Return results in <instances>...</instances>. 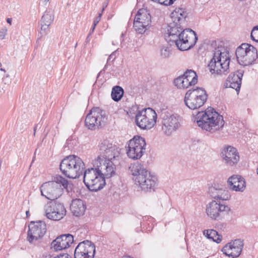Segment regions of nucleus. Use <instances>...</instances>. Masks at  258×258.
<instances>
[{
    "mask_svg": "<svg viewBox=\"0 0 258 258\" xmlns=\"http://www.w3.org/2000/svg\"><path fill=\"white\" fill-rule=\"evenodd\" d=\"M46 2H48L49 0H45Z\"/></svg>",
    "mask_w": 258,
    "mask_h": 258,
    "instance_id": "53",
    "label": "nucleus"
},
{
    "mask_svg": "<svg viewBox=\"0 0 258 258\" xmlns=\"http://www.w3.org/2000/svg\"><path fill=\"white\" fill-rule=\"evenodd\" d=\"M54 20V15L50 11H46L42 16L41 20V29L46 31Z\"/></svg>",
    "mask_w": 258,
    "mask_h": 258,
    "instance_id": "29",
    "label": "nucleus"
},
{
    "mask_svg": "<svg viewBox=\"0 0 258 258\" xmlns=\"http://www.w3.org/2000/svg\"><path fill=\"white\" fill-rule=\"evenodd\" d=\"M230 57L229 51L224 46H219L215 48L213 58L208 64L210 72L212 74L226 75L229 72Z\"/></svg>",
    "mask_w": 258,
    "mask_h": 258,
    "instance_id": "2",
    "label": "nucleus"
},
{
    "mask_svg": "<svg viewBox=\"0 0 258 258\" xmlns=\"http://www.w3.org/2000/svg\"><path fill=\"white\" fill-rule=\"evenodd\" d=\"M99 155L94 161H98L106 166L109 162H113L112 159H114L116 156V146L113 145L107 140H104L101 141L99 144Z\"/></svg>",
    "mask_w": 258,
    "mask_h": 258,
    "instance_id": "9",
    "label": "nucleus"
},
{
    "mask_svg": "<svg viewBox=\"0 0 258 258\" xmlns=\"http://www.w3.org/2000/svg\"><path fill=\"white\" fill-rule=\"evenodd\" d=\"M130 173L133 175V180L135 181V184L137 183L140 180L138 179L139 177L142 175H145L148 174L149 171L145 169L143 165L139 163H135L131 165L129 167Z\"/></svg>",
    "mask_w": 258,
    "mask_h": 258,
    "instance_id": "26",
    "label": "nucleus"
},
{
    "mask_svg": "<svg viewBox=\"0 0 258 258\" xmlns=\"http://www.w3.org/2000/svg\"><path fill=\"white\" fill-rule=\"evenodd\" d=\"M70 210L74 215L79 217L84 214L86 210V206L83 201L76 199L72 201Z\"/></svg>",
    "mask_w": 258,
    "mask_h": 258,
    "instance_id": "27",
    "label": "nucleus"
},
{
    "mask_svg": "<svg viewBox=\"0 0 258 258\" xmlns=\"http://www.w3.org/2000/svg\"><path fill=\"white\" fill-rule=\"evenodd\" d=\"M170 55V48L168 47H162L160 49V55L163 58L169 57Z\"/></svg>",
    "mask_w": 258,
    "mask_h": 258,
    "instance_id": "37",
    "label": "nucleus"
},
{
    "mask_svg": "<svg viewBox=\"0 0 258 258\" xmlns=\"http://www.w3.org/2000/svg\"><path fill=\"white\" fill-rule=\"evenodd\" d=\"M238 62L243 66L251 65L257 58V51L255 47L248 43H242L236 50Z\"/></svg>",
    "mask_w": 258,
    "mask_h": 258,
    "instance_id": "7",
    "label": "nucleus"
},
{
    "mask_svg": "<svg viewBox=\"0 0 258 258\" xmlns=\"http://www.w3.org/2000/svg\"><path fill=\"white\" fill-rule=\"evenodd\" d=\"M183 30L181 24L172 21L168 26V36H165V39L171 45L173 44L176 45L178 40L180 39L181 32Z\"/></svg>",
    "mask_w": 258,
    "mask_h": 258,
    "instance_id": "20",
    "label": "nucleus"
},
{
    "mask_svg": "<svg viewBox=\"0 0 258 258\" xmlns=\"http://www.w3.org/2000/svg\"><path fill=\"white\" fill-rule=\"evenodd\" d=\"M203 234L207 238L211 239L217 243H220L222 240V235L219 234L218 232L214 229L205 230L203 231Z\"/></svg>",
    "mask_w": 258,
    "mask_h": 258,
    "instance_id": "31",
    "label": "nucleus"
},
{
    "mask_svg": "<svg viewBox=\"0 0 258 258\" xmlns=\"http://www.w3.org/2000/svg\"><path fill=\"white\" fill-rule=\"evenodd\" d=\"M220 155L224 163L227 166L235 165L239 160V153L237 149L230 146L225 147Z\"/></svg>",
    "mask_w": 258,
    "mask_h": 258,
    "instance_id": "19",
    "label": "nucleus"
},
{
    "mask_svg": "<svg viewBox=\"0 0 258 258\" xmlns=\"http://www.w3.org/2000/svg\"><path fill=\"white\" fill-rule=\"evenodd\" d=\"M243 245V240L236 239L226 244L222 248V251L228 256L236 258L241 254Z\"/></svg>",
    "mask_w": 258,
    "mask_h": 258,
    "instance_id": "18",
    "label": "nucleus"
},
{
    "mask_svg": "<svg viewBox=\"0 0 258 258\" xmlns=\"http://www.w3.org/2000/svg\"><path fill=\"white\" fill-rule=\"evenodd\" d=\"M0 70L1 71L4 72H6V70L4 69H3V68H0Z\"/></svg>",
    "mask_w": 258,
    "mask_h": 258,
    "instance_id": "48",
    "label": "nucleus"
},
{
    "mask_svg": "<svg viewBox=\"0 0 258 258\" xmlns=\"http://www.w3.org/2000/svg\"><path fill=\"white\" fill-rule=\"evenodd\" d=\"M46 231V225L44 221L31 222L29 225L27 239L31 243L36 244L41 239Z\"/></svg>",
    "mask_w": 258,
    "mask_h": 258,
    "instance_id": "14",
    "label": "nucleus"
},
{
    "mask_svg": "<svg viewBox=\"0 0 258 258\" xmlns=\"http://www.w3.org/2000/svg\"><path fill=\"white\" fill-rule=\"evenodd\" d=\"M95 27L96 26H94V25H93L92 27L91 28V29H90V32L87 37V40H88V38L89 37V36L92 34V33H93V32H94V30H95Z\"/></svg>",
    "mask_w": 258,
    "mask_h": 258,
    "instance_id": "42",
    "label": "nucleus"
},
{
    "mask_svg": "<svg viewBox=\"0 0 258 258\" xmlns=\"http://www.w3.org/2000/svg\"><path fill=\"white\" fill-rule=\"evenodd\" d=\"M148 25L135 19L134 27L136 31L139 34H143L147 30Z\"/></svg>",
    "mask_w": 258,
    "mask_h": 258,
    "instance_id": "35",
    "label": "nucleus"
},
{
    "mask_svg": "<svg viewBox=\"0 0 258 258\" xmlns=\"http://www.w3.org/2000/svg\"><path fill=\"white\" fill-rule=\"evenodd\" d=\"M157 114L151 108L139 111L136 116L137 125L142 129H150L156 124Z\"/></svg>",
    "mask_w": 258,
    "mask_h": 258,
    "instance_id": "8",
    "label": "nucleus"
},
{
    "mask_svg": "<svg viewBox=\"0 0 258 258\" xmlns=\"http://www.w3.org/2000/svg\"><path fill=\"white\" fill-rule=\"evenodd\" d=\"M74 242V237L70 234H63L58 236L51 243V248L58 251L70 246Z\"/></svg>",
    "mask_w": 258,
    "mask_h": 258,
    "instance_id": "22",
    "label": "nucleus"
},
{
    "mask_svg": "<svg viewBox=\"0 0 258 258\" xmlns=\"http://www.w3.org/2000/svg\"><path fill=\"white\" fill-rule=\"evenodd\" d=\"M183 77H186L188 82L195 85L198 82V75L192 70H187L183 74Z\"/></svg>",
    "mask_w": 258,
    "mask_h": 258,
    "instance_id": "34",
    "label": "nucleus"
},
{
    "mask_svg": "<svg viewBox=\"0 0 258 258\" xmlns=\"http://www.w3.org/2000/svg\"><path fill=\"white\" fill-rule=\"evenodd\" d=\"M100 21V18L96 17L93 21V25H94V26H96Z\"/></svg>",
    "mask_w": 258,
    "mask_h": 258,
    "instance_id": "43",
    "label": "nucleus"
},
{
    "mask_svg": "<svg viewBox=\"0 0 258 258\" xmlns=\"http://www.w3.org/2000/svg\"><path fill=\"white\" fill-rule=\"evenodd\" d=\"M53 258H72V256L68 253H62L60 254Z\"/></svg>",
    "mask_w": 258,
    "mask_h": 258,
    "instance_id": "40",
    "label": "nucleus"
},
{
    "mask_svg": "<svg viewBox=\"0 0 258 258\" xmlns=\"http://www.w3.org/2000/svg\"><path fill=\"white\" fill-rule=\"evenodd\" d=\"M242 77L243 73L240 71L230 74L227 79V85H229V87L238 92L241 87Z\"/></svg>",
    "mask_w": 258,
    "mask_h": 258,
    "instance_id": "25",
    "label": "nucleus"
},
{
    "mask_svg": "<svg viewBox=\"0 0 258 258\" xmlns=\"http://www.w3.org/2000/svg\"><path fill=\"white\" fill-rule=\"evenodd\" d=\"M198 36L196 33L190 29H185L181 32L180 39L176 44L177 47L181 51L193 47L197 43Z\"/></svg>",
    "mask_w": 258,
    "mask_h": 258,
    "instance_id": "16",
    "label": "nucleus"
},
{
    "mask_svg": "<svg viewBox=\"0 0 258 258\" xmlns=\"http://www.w3.org/2000/svg\"><path fill=\"white\" fill-rule=\"evenodd\" d=\"M9 77H10V75L9 74L6 75L5 77L3 79V81H5L7 78H9Z\"/></svg>",
    "mask_w": 258,
    "mask_h": 258,
    "instance_id": "46",
    "label": "nucleus"
},
{
    "mask_svg": "<svg viewBox=\"0 0 258 258\" xmlns=\"http://www.w3.org/2000/svg\"><path fill=\"white\" fill-rule=\"evenodd\" d=\"M59 168L67 177L75 179L83 174L85 165L81 158L72 155L66 157L61 161Z\"/></svg>",
    "mask_w": 258,
    "mask_h": 258,
    "instance_id": "5",
    "label": "nucleus"
},
{
    "mask_svg": "<svg viewBox=\"0 0 258 258\" xmlns=\"http://www.w3.org/2000/svg\"><path fill=\"white\" fill-rule=\"evenodd\" d=\"M230 211V208L227 205L214 200L208 204L206 209L208 216L214 220L221 219L225 213H228Z\"/></svg>",
    "mask_w": 258,
    "mask_h": 258,
    "instance_id": "15",
    "label": "nucleus"
},
{
    "mask_svg": "<svg viewBox=\"0 0 258 258\" xmlns=\"http://www.w3.org/2000/svg\"><path fill=\"white\" fill-rule=\"evenodd\" d=\"M138 179L140 180L136 184L138 185L142 190L145 192L154 191L157 181L156 176L152 175L149 172L145 175L139 177Z\"/></svg>",
    "mask_w": 258,
    "mask_h": 258,
    "instance_id": "21",
    "label": "nucleus"
},
{
    "mask_svg": "<svg viewBox=\"0 0 258 258\" xmlns=\"http://www.w3.org/2000/svg\"><path fill=\"white\" fill-rule=\"evenodd\" d=\"M2 66V64L1 63V62H0V68H2L1 67Z\"/></svg>",
    "mask_w": 258,
    "mask_h": 258,
    "instance_id": "51",
    "label": "nucleus"
},
{
    "mask_svg": "<svg viewBox=\"0 0 258 258\" xmlns=\"http://www.w3.org/2000/svg\"><path fill=\"white\" fill-rule=\"evenodd\" d=\"M250 36L252 40L258 42V25L253 28L251 32Z\"/></svg>",
    "mask_w": 258,
    "mask_h": 258,
    "instance_id": "38",
    "label": "nucleus"
},
{
    "mask_svg": "<svg viewBox=\"0 0 258 258\" xmlns=\"http://www.w3.org/2000/svg\"><path fill=\"white\" fill-rule=\"evenodd\" d=\"M96 252L95 245L89 240L79 243L74 251V258H94Z\"/></svg>",
    "mask_w": 258,
    "mask_h": 258,
    "instance_id": "17",
    "label": "nucleus"
},
{
    "mask_svg": "<svg viewBox=\"0 0 258 258\" xmlns=\"http://www.w3.org/2000/svg\"><path fill=\"white\" fill-rule=\"evenodd\" d=\"M115 58V52H112L109 56L108 59H107V62H109V61L111 59H112L113 60Z\"/></svg>",
    "mask_w": 258,
    "mask_h": 258,
    "instance_id": "41",
    "label": "nucleus"
},
{
    "mask_svg": "<svg viewBox=\"0 0 258 258\" xmlns=\"http://www.w3.org/2000/svg\"><path fill=\"white\" fill-rule=\"evenodd\" d=\"M7 33V29L6 27L3 28L0 30V39L3 40L5 38V36L6 35Z\"/></svg>",
    "mask_w": 258,
    "mask_h": 258,
    "instance_id": "39",
    "label": "nucleus"
},
{
    "mask_svg": "<svg viewBox=\"0 0 258 258\" xmlns=\"http://www.w3.org/2000/svg\"><path fill=\"white\" fill-rule=\"evenodd\" d=\"M208 192L212 198L222 201L228 200L231 197L227 189L220 187L219 185L215 184L214 186L210 187Z\"/></svg>",
    "mask_w": 258,
    "mask_h": 258,
    "instance_id": "23",
    "label": "nucleus"
},
{
    "mask_svg": "<svg viewBox=\"0 0 258 258\" xmlns=\"http://www.w3.org/2000/svg\"><path fill=\"white\" fill-rule=\"evenodd\" d=\"M135 20L149 25L151 22V16L148 11L145 9H140L135 16Z\"/></svg>",
    "mask_w": 258,
    "mask_h": 258,
    "instance_id": "30",
    "label": "nucleus"
},
{
    "mask_svg": "<svg viewBox=\"0 0 258 258\" xmlns=\"http://www.w3.org/2000/svg\"><path fill=\"white\" fill-rule=\"evenodd\" d=\"M124 94V90L122 87L119 86H115L113 87L111 91V98L116 102L121 100Z\"/></svg>",
    "mask_w": 258,
    "mask_h": 258,
    "instance_id": "33",
    "label": "nucleus"
},
{
    "mask_svg": "<svg viewBox=\"0 0 258 258\" xmlns=\"http://www.w3.org/2000/svg\"><path fill=\"white\" fill-rule=\"evenodd\" d=\"M7 23H8L9 24H10V25H11V23H12V19L11 18H8L7 19Z\"/></svg>",
    "mask_w": 258,
    "mask_h": 258,
    "instance_id": "45",
    "label": "nucleus"
},
{
    "mask_svg": "<svg viewBox=\"0 0 258 258\" xmlns=\"http://www.w3.org/2000/svg\"><path fill=\"white\" fill-rule=\"evenodd\" d=\"M180 117L177 114H170L167 112L162 114L161 130L163 134L170 136L180 126Z\"/></svg>",
    "mask_w": 258,
    "mask_h": 258,
    "instance_id": "11",
    "label": "nucleus"
},
{
    "mask_svg": "<svg viewBox=\"0 0 258 258\" xmlns=\"http://www.w3.org/2000/svg\"><path fill=\"white\" fill-rule=\"evenodd\" d=\"M11 83V81H9L7 82H4V83H5V84H7V83Z\"/></svg>",
    "mask_w": 258,
    "mask_h": 258,
    "instance_id": "49",
    "label": "nucleus"
},
{
    "mask_svg": "<svg viewBox=\"0 0 258 258\" xmlns=\"http://www.w3.org/2000/svg\"><path fill=\"white\" fill-rule=\"evenodd\" d=\"M208 95L206 90L200 87L189 89L185 94L184 101L189 108L195 110L202 107L206 102Z\"/></svg>",
    "mask_w": 258,
    "mask_h": 258,
    "instance_id": "6",
    "label": "nucleus"
},
{
    "mask_svg": "<svg viewBox=\"0 0 258 258\" xmlns=\"http://www.w3.org/2000/svg\"><path fill=\"white\" fill-rule=\"evenodd\" d=\"M46 217L53 221H58L66 215V210L63 204L56 201L47 202L44 207Z\"/></svg>",
    "mask_w": 258,
    "mask_h": 258,
    "instance_id": "13",
    "label": "nucleus"
},
{
    "mask_svg": "<svg viewBox=\"0 0 258 258\" xmlns=\"http://www.w3.org/2000/svg\"><path fill=\"white\" fill-rule=\"evenodd\" d=\"M68 181L59 175L53 177L52 180L43 183L40 187L41 195L48 200L55 201L63 194V188H67Z\"/></svg>",
    "mask_w": 258,
    "mask_h": 258,
    "instance_id": "3",
    "label": "nucleus"
},
{
    "mask_svg": "<svg viewBox=\"0 0 258 258\" xmlns=\"http://www.w3.org/2000/svg\"><path fill=\"white\" fill-rule=\"evenodd\" d=\"M186 77H183V74L179 76L174 80L175 85L179 89H185L192 86L191 82H188Z\"/></svg>",
    "mask_w": 258,
    "mask_h": 258,
    "instance_id": "32",
    "label": "nucleus"
},
{
    "mask_svg": "<svg viewBox=\"0 0 258 258\" xmlns=\"http://www.w3.org/2000/svg\"><path fill=\"white\" fill-rule=\"evenodd\" d=\"M228 183L230 189L242 192L245 188V182L243 178L238 175H233L228 179Z\"/></svg>",
    "mask_w": 258,
    "mask_h": 258,
    "instance_id": "24",
    "label": "nucleus"
},
{
    "mask_svg": "<svg viewBox=\"0 0 258 258\" xmlns=\"http://www.w3.org/2000/svg\"><path fill=\"white\" fill-rule=\"evenodd\" d=\"M77 142L75 139H73L72 137H70L66 142L63 147L64 150L65 151L72 150L74 149L75 146L77 145Z\"/></svg>",
    "mask_w": 258,
    "mask_h": 258,
    "instance_id": "36",
    "label": "nucleus"
},
{
    "mask_svg": "<svg viewBox=\"0 0 258 258\" xmlns=\"http://www.w3.org/2000/svg\"><path fill=\"white\" fill-rule=\"evenodd\" d=\"M93 168H88L84 172L83 182L92 191H97L105 186V178H110L115 174V166L109 162L106 166L98 161H94Z\"/></svg>",
    "mask_w": 258,
    "mask_h": 258,
    "instance_id": "1",
    "label": "nucleus"
},
{
    "mask_svg": "<svg viewBox=\"0 0 258 258\" xmlns=\"http://www.w3.org/2000/svg\"><path fill=\"white\" fill-rule=\"evenodd\" d=\"M197 124L203 130L210 133L219 130L224 124L223 116L213 108H210L205 112H199Z\"/></svg>",
    "mask_w": 258,
    "mask_h": 258,
    "instance_id": "4",
    "label": "nucleus"
},
{
    "mask_svg": "<svg viewBox=\"0 0 258 258\" xmlns=\"http://www.w3.org/2000/svg\"><path fill=\"white\" fill-rule=\"evenodd\" d=\"M104 10V8H103L101 13H100L98 14V16L97 17V18H100V19H101V17L102 16V14Z\"/></svg>",
    "mask_w": 258,
    "mask_h": 258,
    "instance_id": "44",
    "label": "nucleus"
},
{
    "mask_svg": "<svg viewBox=\"0 0 258 258\" xmlns=\"http://www.w3.org/2000/svg\"><path fill=\"white\" fill-rule=\"evenodd\" d=\"M106 119L105 112L99 107H94L90 111L85 118V125L89 130L99 128Z\"/></svg>",
    "mask_w": 258,
    "mask_h": 258,
    "instance_id": "10",
    "label": "nucleus"
},
{
    "mask_svg": "<svg viewBox=\"0 0 258 258\" xmlns=\"http://www.w3.org/2000/svg\"><path fill=\"white\" fill-rule=\"evenodd\" d=\"M34 134L35 135V132H36V127H35L34 128Z\"/></svg>",
    "mask_w": 258,
    "mask_h": 258,
    "instance_id": "50",
    "label": "nucleus"
},
{
    "mask_svg": "<svg viewBox=\"0 0 258 258\" xmlns=\"http://www.w3.org/2000/svg\"><path fill=\"white\" fill-rule=\"evenodd\" d=\"M256 171H257V173L258 174V168H257Z\"/></svg>",
    "mask_w": 258,
    "mask_h": 258,
    "instance_id": "52",
    "label": "nucleus"
},
{
    "mask_svg": "<svg viewBox=\"0 0 258 258\" xmlns=\"http://www.w3.org/2000/svg\"><path fill=\"white\" fill-rule=\"evenodd\" d=\"M26 214L27 217H28V216H29V211H27L26 212Z\"/></svg>",
    "mask_w": 258,
    "mask_h": 258,
    "instance_id": "47",
    "label": "nucleus"
},
{
    "mask_svg": "<svg viewBox=\"0 0 258 258\" xmlns=\"http://www.w3.org/2000/svg\"><path fill=\"white\" fill-rule=\"evenodd\" d=\"M187 13L185 9L176 8L171 14L172 21L182 25L185 23Z\"/></svg>",
    "mask_w": 258,
    "mask_h": 258,
    "instance_id": "28",
    "label": "nucleus"
},
{
    "mask_svg": "<svg viewBox=\"0 0 258 258\" xmlns=\"http://www.w3.org/2000/svg\"><path fill=\"white\" fill-rule=\"evenodd\" d=\"M127 145V156L134 160L140 159L145 150V139L140 136H135L128 141Z\"/></svg>",
    "mask_w": 258,
    "mask_h": 258,
    "instance_id": "12",
    "label": "nucleus"
}]
</instances>
